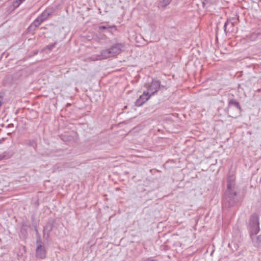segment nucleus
Here are the masks:
<instances>
[{
    "label": "nucleus",
    "instance_id": "f257e3e1",
    "mask_svg": "<svg viewBox=\"0 0 261 261\" xmlns=\"http://www.w3.org/2000/svg\"><path fill=\"white\" fill-rule=\"evenodd\" d=\"M113 56L111 49L103 50L100 55L93 56L86 59L87 62L95 61Z\"/></svg>",
    "mask_w": 261,
    "mask_h": 261
},
{
    "label": "nucleus",
    "instance_id": "f03ea898",
    "mask_svg": "<svg viewBox=\"0 0 261 261\" xmlns=\"http://www.w3.org/2000/svg\"><path fill=\"white\" fill-rule=\"evenodd\" d=\"M160 87V82L157 80H153L147 88V91L152 95L156 92Z\"/></svg>",
    "mask_w": 261,
    "mask_h": 261
},
{
    "label": "nucleus",
    "instance_id": "7ed1b4c3",
    "mask_svg": "<svg viewBox=\"0 0 261 261\" xmlns=\"http://www.w3.org/2000/svg\"><path fill=\"white\" fill-rule=\"evenodd\" d=\"M151 95L147 91L144 92L143 94L141 95L138 99L136 102V105L137 106H141L146 101H147Z\"/></svg>",
    "mask_w": 261,
    "mask_h": 261
},
{
    "label": "nucleus",
    "instance_id": "20e7f679",
    "mask_svg": "<svg viewBox=\"0 0 261 261\" xmlns=\"http://www.w3.org/2000/svg\"><path fill=\"white\" fill-rule=\"evenodd\" d=\"M46 251L44 247L41 245L37 246L36 249V256L40 258H44L45 257Z\"/></svg>",
    "mask_w": 261,
    "mask_h": 261
},
{
    "label": "nucleus",
    "instance_id": "39448f33",
    "mask_svg": "<svg viewBox=\"0 0 261 261\" xmlns=\"http://www.w3.org/2000/svg\"><path fill=\"white\" fill-rule=\"evenodd\" d=\"M123 47V46L121 44H116L112 46L110 48L112 55L115 56L116 55L120 54Z\"/></svg>",
    "mask_w": 261,
    "mask_h": 261
},
{
    "label": "nucleus",
    "instance_id": "423d86ee",
    "mask_svg": "<svg viewBox=\"0 0 261 261\" xmlns=\"http://www.w3.org/2000/svg\"><path fill=\"white\" fill-rule=\"evenodd\" d=\"M234 179L233 177L232 178V181L229 180L227 184V189L230 193L231 190L234 188Z\"/></svg>",
    "mask_w": 261,
    "mask_h": 261
},
{
    "label": "nucleus",
    "instance_id": "0eeeda50",
    "mask_svg": "<svg viewBox=\"0 0 261 261\" xmlns=\"http://www.w3.org/2000/svg\"><path fill=\"white\" fill-rule=\"evenodd\" d=\"M171 2V0H163L162 2V6L163 7H165L169 5Z\"/></svg>",
    "mask_w": 261,
    "mask_h": 261
},
{
    "label": "nucleus",
    "instance_id": "6e6552de",
    "mask_svg": "<svg viewBox=\"0 0 261 261\" xmlns=\"http://www.w3.org/2000/svg\"><path fill=\"white\" fill-rule=\"evenodd\" d=\"M41 22V20L39 21V19L38 18L34 22V23L35 25H39L40 24V23Z\"/></svg>",
    "mask_w": 261,
    "mask_h": 261
},
{
    "label": "nucleus",
    "instance_id": "1a4fd4ad",
    "mask_svg": "<svg viewBox=\"0 0 261 261\" xmlns=\"http://www.w3.org/2000/svg\"><path fill=\"white\" fill-rule=\"evenodd\" d=\"M99 29H106V27H103V26H101V27H99Z\"/></svg>",
    "mask_w": 261,
    "mask_h": 261
},
{
    "label": "nucleus",
    "instance_id": "9d476101",
    "mask_svg": "<svg viewBox=\"0 0 261 261\" xmlns=\"http://www.w3.org/2000/svg\"><path fill=\"white\" fill-rule=\"evenodd\" d=\"M2 159H3V157L1 155H0V160H1Z\"/></svg>",
    "mask_w": 261,
    "mask_h": 261
},
{
    "label": "nucleus",
    "instance_id": "9b49d317",
    "mask_svg": "<svg viewBox=\"0 0 261 261\" xmlns=\"http://www.w3.org/2000/svg\"><path fill=\"white\" fill-rule=\"evenodd\" d=\"M236 195V192H234V195Z\"/></svg>",
    "mask_w": 261,
    "mask_h": 261
},
{
    "label": "nucleus",
    "instance_id": "f8f14e48",
    "mask_svg": "<svg viewBox=\"0 0 261 261\" xmlns=\"http://www.w3.org/2000/svg\"><path fill=\"white\" fill-rule=\"evenodd\" d=\"M151 261H154V260H151Z\"/></svg>",
    "mask_w": 261,
    "mask_h": 261
}]
</instances>
